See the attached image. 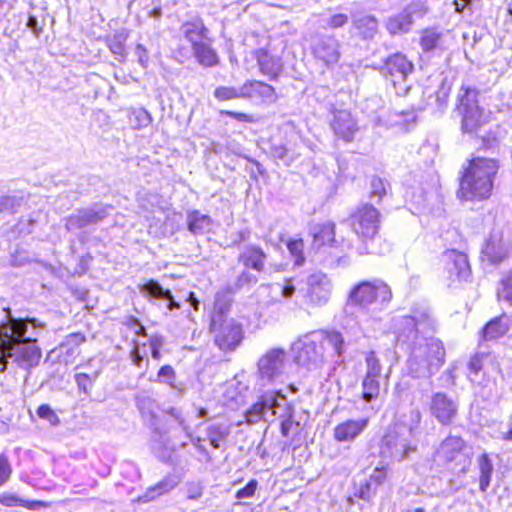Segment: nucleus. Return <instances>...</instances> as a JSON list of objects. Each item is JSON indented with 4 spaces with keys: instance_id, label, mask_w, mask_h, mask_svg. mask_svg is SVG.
<instances>
[{
    "instance_id": "f257e3e1",
    "label": "nucleus",
    "mask_w": 512,
    "mask_h": 512,
    "mask_svg": "<svg viewBox=\"0 0 512 512\" xmlns=\"http://www.w3.org/2000/svg\"><path fill=\"white\" fill-rule=\"evenodd\" d=\"M397 345L409 351L408 374L417 379L432 377L445 362L441 340L420 335V331L434 330V321L427 312L405 315L395 320Z\"/></svg>"
},
{
    "instance_id": "f03ea898",
    "label": "nucleus",
    "mask_w": 512,
    "mask_h": 512,
    "mask_svg": "<svg viewBox=\"0 0 512 512\" xmlns=\"http://www.w3.org/2000/svg\"><path fill=\"white\" fill-rule=\"evenodd\" d=\"M37 327L11 315L0 324V366L1 372L7 368L8 359H13L21 368L28 369L38 365L41 350L36 345Z\"/></svg>"
},
{
    "instance_id": "7ed1b4c3",
    "label": "nucleus",
    "mask_w": 512,
    "mask_h": 512,
    "mask_svg": "<svg viewBox=\"0 0 512 512\" xmlns=\"http://www.w3.org/2000/svg\"><path fill=\"white\" fill-rule=\"evenodd\" d=\"M499 170L498 161L492 158L475 157L469 161L460 177L456 192L462 201H482L492 195Z\"/></svg>"
},
{
    "instance_id": "20e7f679",
    "label": "nucleus",
    "mask_w": 512,
    "mask_h": 512,
    "mask_svg": "<svg viewBox=\"0 0 512 512\" xmlns=\"http://www.w3.org/2000/svg\"><path fill=\"white\" fill-rule=\"evenodd\" d=\"M348 221L353 231L364 240L357 249L359 255H380L388 251V244L380 237H375L379 229L380 214L373 205L359 206Z\"/></svg>"
},
{
    "instance_id": "39448f33",
    "label": "nucleus",
    "mask_w": 512,
    "mask_h": 512,
    "mask_svg": "<svg viewBox=\"0 0 512 512\" xmlns=\"http://www.w3.org/2000/svg\"><path fill=\"white\" fill-rule=\"evenodd\" d=\"M480 91L472 86L462 84L456 97L455 111L461 117V131L477 137L479 130L490 120V112L479 103Z\"/></svg>"
},
{
    "instance_id": "423d86ee",
    "label": "nucleus",
    "mask_w": 512,
    "mask_h": 512,
    "mask_svg": "<svg viewBox=\"0 0 512 512\" xmlns=\"http://www.w3.org/2000/svg\"><path fill=\"white\" fill-rule=\"evenodd\" d=\"M391 299V288L383 280L362 281L349 292L344 313L349 318L356 310L364 311L372 304L386 306Z\"/></svg>"
},
{
    "instance_id": "0eeeda50",
    "label": "nucleus",
    "mask_w": 512,
    "mask_h": 512,
    "mask_svg": "<svg viewBox=\"0 0 512 512\" xmlns=\"http://www.w3.org/2000/svg\"><path fill=\"white\" fill-rule=\"evenodd\" d=\"M294 409L281 391L267 392L260 400L253 404L246 412V420L250 424L260 420L273 422L276 419H284L293 416Z\"/></svg>"
},
{
    "instance_id": "6e6552de",
    "label": "nucleus",
    "mask_w": 512,
    "mask_h": 512,
    "mask_svg": "<svg viewBox=\"0 0 512 512\" xmlns=\"http://www.w3.org/2000/svg\"><path fill=\"white\" fill-rule=\"evenodd\" d=\"M323 332L312 331L295 341L292 345L294 361L308 370H316L325 362V347Z\"/></svg>"
},
{
    "instance_id": "1a4fd4ad",
    "label": "nucleus",
    "mask_w": 512,
    "mask_h": 512,
    "mask_svg": "<svg viewBox=\"0 0 512 512\" xmlns=\"http://www.w3.org/2000/svg\"><path fill=\"white\" fill-rule=\"evenodd\" d=\"M287 366L286 351L282 348H271L257 361V379L263 386L283 383Z\"/></svg>"
},
{
    "instance_id": "9d476101",
    "label": "nucleus",
    "mask_w": 512,
    "mask_h": 512,
    "mask_svg": "<svg viewBox=\"0 0 512 512\" xmlns=\"http://www.w3.org/2000/svg\"><path fill=\"white\" fill-rule=\"evenodd\" d=\"M214 342L223 352H233L244 338L242 325L233 318H224L222 313L214 314L211 320Z\"/></svg>"
},
{
    "instance_id": "9b49d317",
    "label": "nucleus",
    "mask_w": 512,
    "mask_h": 512,
    "mask_svg": "<svg viewBox=\"0 0 512 512\" xmlns=\"http://www.w3.org/2000/svg\"><path fill=\"white\" fill-rule=\"evenodd\" d=\"M352 319L345 316L342 324L344 333L336 330H319L323 332V345L327 343L333 350L337 358L341 359L348 346L356 344L362 337V329L357 321L349 325Z\"/></svg>"
},
{
    "instance_id": "f8f14e48",
    "label": "nucleus",
    "mask_w": 512,
    "mask_h": 512,
    "mask_svg": "<svg viewBox=\"0 0 512 512\" xmlns=\"http://www.w3.org/2000/svg\"><path fill=\"white\" fill-rule=\"evenodd\" d=\"M309 48L314 59L330 69L334 67L341 57V44L332 35L317 33L310 39Z\"/></svg>"
},
{
    "instance_id": "ddd939ff",
    "label": "nucleus",
    "mask_w": 512,
    "mask_h": 512,
    "mask_svg": "<svg viewBox=\"0 0 512 512\" xmlns=\"http://www.w3.org/2000/svg\"><path fill=\"white\" fill-rule=\"evenodd\" d=\"M427 10L424 1H413L401 12L389 16L385 21V27L390 35L406 34L411 30L414 20L424 17Z\"/></svg>"
},
{
    "instance_id": "4468645a",
    "label": "nucleus",
    "mask_w": 512,
    "mask_h": 512,
    "mask_svg": "<svg viewBox=\"0 0 512 512\" xmlns=\"http://www.w3.org/2000/svg\"><path fill=\"white\" fill-rule=\"evenodd\" d=\"M405 432V427H399L388 431L384 435L381 452L385 457L400 462L409 458L410 453L416 450V446L412 445Z\"/></svg>"
},
{
    "instance_id": "2eb2a0df",
    "label": "nucleus",
    "mask_w": 512,
    "mask_h": 512,
    "mask_svg": "<svg viewBox=\"0 0 512 512\" xmlns=\"http://www.w3.org/2000/svg\"><path fill=\"white\" fill-rule=\"evenodd\" d=\"M329 125L335 137L346 143L353 142L359 127L357 121L347 109H337L331 105Z\"/></svg>"
},
{
    "instance_id": "dca6fc26",
    "label": "nucleus",
    "mask_w": 512,
    "mask_h": 512,
    "mask_svg": "<svg viewBox=\"0 0 512 512\" xmlns=\"http://www.w3.org/2000/svg\"><path fill=\"white\" fill-rule=\"evenodd\" d=\"M458 409L457 399L445 392H435L430 397L429 412L443 426H449L455 420Z\"/></svg>"
},
{
    "instance_id": "f3484780",
    "label": "nucleus",
    "mask_w": 512,
    "mask_h": 512,
    "mask_svg": "<svg viewBox=\"0 0 512 512\" xmlns=\"http://www.w3.org/2000/svg\"><path fill=\"white\" fill-rule=\"evenodd\" d=\"M332 288V282L326 274L312 273L307 277V302L314 307L326 305L331 297Z\"/></svg>"
},
{
    "instance_id": "a211bd4d",
    "label": "nucleus",
    "mask_w": 512,
    "mask_h": 512,
    "mask_svg": "<svg viewBox=\"0 0 512 512\" xmlns=\"http://www.w3.org/2000/svg\"><path fill=\"white\" fill-rule=\"evenodd\" d=\"M270 155L277 163L281 162L285 166H290L301 155L299 137L292 133L284 140H272L270 143Z\"/></svg>"
},
{
    "instance_id": "6ab92c4d",
    "label": "nucleus",
    "mask_w": 512,
    "mask_h": 512,
    "mask_svg": "<svg viewBox=\"0 0 512 512\" xmlns=\"http://www.w3.org/2000/svg\"><path fill=\"white\" fill-rule=\"evenodd\" d=\"M140 293L151 303L167 311L180 308V304L174 299L169 289L163 288L156 280H149L140 286Z\"/></svg>"
},
{
    "instance_id": "aec40b11",
    "label": "nucleus",
    "mask_w": 512,
    "mask_h": 512,
    "mask_svg": "<svg viewBox=\"0 0 512 512\" xmlns=\"http://www.w3.org/2000/svg\"><path fill=\"white\" fill-rule=\"evenodd\" d=\"M180 33L190 44L191 50L212 39L209 29L200 18L183 22L180 26Z\"/></svg>"
},
{
    "instance_id": "412c9836",
    "label": "nucleus",
    "mask_w": 512,
    "mask_h": 512,
    "mask_svg": "<svg viewBox=\"0 0 512 512\" xmlns=\"http://www.w3.org/2000/svg\"><path fill=\"white\" fill-rule=\"evenodd\" d=\"M268 255L262 247L256 244L244 245L239 253L238 262L247 269H252L258 273L265 271V265Z\"/></svg>"
},
{
    "instance_id": "4be33fe9",
    "label": "nucleus",
    "mask_w": 512,
    "mask_h": 512,
    "mask_svg": "<svg viewBox=\"0 0 512 512\" xmlns=\"http://www.w3.org/2000/svg\"><path fill=\"white\" fill-rule=\"evenodd\" d=\"M446 263V269L451 277L458 280H466L470 274V267L466 254L457 250H448L442 255Z\"/></svg>"
},
{
    "instance_id": "5701e85b",
    "label": "nucleus",
    "mask_w": 512,
    "mask_h": 512,
    "mask_svg": "<svg viewBox=\"0 0 512 512\" xmlns=\"http://www.w3.org/2000/svg\"><path fill=\"white\" fill-rule=\"evenodd\" d=\"M242 99H259L264 103H274L277 95L273 86L262 81L250 80L242 85Z\"/></svg>"
},
{
    "instance_id": "b1692460",
    "label": "nucleus",
    "mask_w": 512,
    "mask_h": 512,
    "mask_svg": "<svg viewBox=\"0 0 512 512\" xmlns=\"http://www.w3.org/2000/svg\"><path fill=\"white\" fill-rule=\"evenodd\" d=\"M368 426V419H349L335 426L334 439L338 442H351L355 440Z\"/></svg>"
},
{
    "instance_id": "393cba45",
    "label": "nucleus",
    "mask_w": 512,
    "mask_h": 512,
    "mask_svg": "<svg viewBox=\"0 0 512 512\" xmlns=\"http://www.w3.org/2000/svg\"><path fill=\"white\" fill-rule=\"evenodd\" d=\"M413 71V64L402 53H394L386 58L382 67L384 74L404 80Z\"/></svg>"
},
{
    "instance_id": "a878e982",
    "label": "nucleus",
    "mask_w": 512,
    "mask_h": 512,
    "mask_svg": "<svg viewBox=\"0 0 512 512\" xmlns=\"http://www.w3.org/2000/svg\"><path fill=\"white\" fill-rule=\"evenodd\" d=\"M465 448L466 442L461 437L449 435L439 445L436 456L445 463L453 462Z\"/></svg>"
},
{
    "instance_id": "bb28decb",
    "label": "nucleus",
    "mask_w": 512,
    "mask_h": 512,
    "mask_svg": "<svg viewBox=\"0 0 512 512\" xmlns=\"http://www.w3.org/2000/svg\"><path fill=\"white\" fill-rule=\"evenodd\" d=\"M511 319L505 313L491 319L482 328L481 339L491 341L503 337L510 329Z\"/></svg>"
},
{
    "instance_id": "cd10ccee",
    "label": "nucleus",
    "mask_w": 512,
    "mask_h": 512,
    "mask_svg": "<svg viewBox=\"0 0 512 512\" xmlns=\"http://www.w3.org/2000/svg\"><path fill=\"white\" fill-rule=\"evenodd\" d=\"M257 62L261 73L267 76L270 81L277 80L282 73L283 62L279 56L260 50L257 55Z\"/></svg>"
},
{
    "instance_id": "c85d7f7f",
    "label": "nucleus",
    "mask_w": 512,
    "mask_h": 512,
    "mask_svg": "<svg viewBox=\"0 0 512 512\" xmlns=\"http://www.w3.org/2000/svg\"><path fill=\"white\" fill-rule=\"evenodd\" d=\"M187 230L194 236L204 235L211 232L213 219L201 213L199 210H190L186 215Z\"/></svg>"
},
{
    "instance_id": "c756f323",
    "label": "nucleus",
    "mask_w": 512,
    "mask_h": 512,
    "mask_svg": "<svg viewBox=\"0 0 512 512\" xmlns=\"http://www.w3.org/2000/svg\"><path fill=\"white\" fill-rule=\"evenodd\" d=\"M510 248V243L502 237L491 236L482 252L491 263L498 264L508 257Z\"/></svg>"
},
{
    "instance_id": "7c9ffc66",
    "label": "nucleus",
    "mask_w": 512,
    "mask_h": 512,
    "mask_svg": "<svg viewBox=\"0 0 512 512\" xmlns=\"http://www.w3.org/2000/svg\"><path fill=\"white\" fill-rule=\"evenodd\" d=\"M179 482L180 480L177 475H167L157 484L149 487L143 495L138 497V501L142 503L153 501L157 497L173 490Z\"/></svg>"
},
{
    "instance_id": "2f4dec72",
    "label": "nucleus",
    "mask_w": 512,
    "mask_h": 512,
    "mask_svg": "<svg viewBox=\"0 0 512 512\" xmlns=\"http://www.w3.org/2000/svg\"><path fill=\"white\" fill-rule=\"evenodd\" d=\"M213 39L204 44H200L192 49V54L196 61L205 68L216 67L220 63L217 51L213 48Z\"/></svg>"
},
{
    "instance_id": "473e14b6",
    "label": "nucleus",
    "mask_w": 512,
    "mask_h": 512,
    "mask_svg": "<svg viewBox=\"0 0 512 512\" xmlns=\"http://www.w3.org/2000/svg\"><path fill=\"white\" fill-rule=\"evenodd\" d=\"M310 234L313 238V247L320 248L327 243L335 242V224L330 221L313 224L310 227Z\"/></svg>"
},
{
    "instance_id": "72a5a7b5",
    "label": "nucleus",
    "mask_w": 512,
    "mask_h": 512,
    "mask_svg": "<svg viewBox=\"0 0 512 512\" xmlns=\"http://www.w3.org/2000/svg\"><path fill=\"white\" fill-rule=\"evenodd\" d=\"M476 463L479 471V489L481 492H486L494 472L492 459L488 453L484 452L477 457Z\"/></svg>"
},
{
    "instance_id": "f704fd0d",
    "label": "nucleus",
    "mask_w": 512,
    "mask_h": 512,
    "mask_svg": "<svg viewBox=\"0 0 512 512\" xmlns=\"http://www.w3.org/2000/svg\"><path fill=\"white\" fill-rule=\"evenodd\" d=\"M352 25L363 39H372L378 32V20L372 15L355 16Z\"/></svg>"
},
{
    "instance_id": "c9c22d12",
    "label": "nucleus",
    "mask_w": 512,
    "mask_h": 512,
    "mask_svg": "<svg viewBox=\"0 0 512 512\" xmlns=\"http://www.w3.org/2000/svg\"><path fill=\"white\" fill-rule=\"evenodd\" d=\"M443 34L436 28H427L422 31L420 45L425 53L444 50Z\"/></svg>"
},
{
    "instance_id": "e433bc0d",
    "label": "nucleus",
    "mask_w": 512,
    "mask_h": 512,
    "mask_svg": "<svg viewBox=\"0 0 512 512\" xmlns=\"http://www.w3.org/2000/svg\"><path fill=\"white\" fill-rule=\"evenodd\" d=\"M207 438L214 448H220L230 435L231 427L227 423H211L208 425Z\"/></svg>"
},
{
    "instance_id": "4c0bfd02",
    "label": "nucleus",
    "mask_w": 512,
    "mask_h": 512,
    "mask_svg": "<svg viewBox=\"0 0 512 512\" xmlns=\"http://www.w3.org/2000/svg\"><path fill=\"white\" fill-rule=\"evenodd\" d=\"M380 394V379L365 376L362 381V398L365 402H372Z\"/></svg>"
},
{
    "instance_id": "58836bf2",
    "label": "nucleus",
    "mask_w": 512,
    "mask_h": 512,
    "mask_svg": "<svg viewBox=\"0 0 512 512\" xmlns=\"http://www.w3.org/2000/svg\"><path fill=\"white\" fill-rule=\"evenodd\" d=\"M258 282V278L255 274L250 272L247 268H245L236 278L233 284L228 286V289L232 293H236L237 291L243 288H250Z\"/></svg>"
},
{
    "instance_id": "ea45409f",
    "label": "nucleus",
    "mask_w": 512,
    "mask_h": 512,
    "mask_svg": "<svg viewBox=\"0 0 512 512\" xmlns=\"http://www.w3.org/2000/svg\"><path fill=\"white\" fill-rule=\"evenodd\" d=\"M152 123V116L144 108L134 109L129 114V124L133 129H142Z\"/></svg>"
},
{
    "instance_id": "a19ab883",
    "label": "nucleus",
    "mask_w": 512,
    "mask_h": 512,
    "mask_svg": "<svg viewBox=\"0 0 512 512\" xmlns=\"http://www.w3.org/2000/svg\"><path fill=\"white\" fill-rule=\"evenodd\" d=\"M365 362H366L365 376L381 379L383 367L380 363L379 358L377 357V355L374 351H369L368 353H366Z\"/></svg>"
},
{
    "instance_id": "79ce46f5",
    "label": "nucleus",
    "mask_w": 512,
    "mask_h": 512,
    "mask_svg": "<svg viewBox=\"0 0 512 512\" xmlns=\"http://www.w3.org/2000/svg\"><path fill=\"white\" fill-rule=\"evenodd\" d=\"M0 504L8 507H14V506H23L28 509H35L39 506H42V502L40 501H25L23 499H20L16 495L12 494H1L0 495Z\"/></svg>"
},
{
    "instance_id": "37998d69",
    "label": "nucleus",
    "mask_w": 512,
    "mask_h": 512,
    "mask_svg": "<svg viewBox=\"0 0 512 512\" xmlns=\"http://www.w3.org/2000/svg\"><path fill=\"white\" fill-rule=\"evenodd\" d=\"M214 97L219 101H228L232 99H242V86L229 87L219 86L214 90Z\"/></svg>"
},
{
    "instance_id": "c03bdc74",
    "label": "nucleus",
    "mask_w": 512,
    "mask_h": 512,
    "mask_svg": "<svg viewBox=\"0 0 512 512\" xmlns=\"http://www.w3.org/2000/svg\"><path fill=\"white\" fill-rule=\"evenodd\" d=\"M126 38L127 35L124 32L116 33L113 37L107 38V45L110 51L119 59H122L125 56L124 42Z\"/></svg>"
},
{
    "instance_id": "a18cd8bd",
    "label": "nucleus",
    "mask_w": 512,
    "mask_h": 512,
    "mask_svg": "<svg viewBox=\"0 0 512 512\" xmlns=\"http://www.w3.org/2000/svg\"><path fill=\"white\" fill-rule=\"evenodd\" d=\"M378 487L366 478L356 488L355 496L364 501H371L377 494Z\"/></svg>"
},
{
    "instance_id": "49530a36",
    "label": "nucleus",
    "mask_w": 512,
    "mask_h": 512,
    "mask_svg": "<svg viewBox=\"0 0 512 512\" xmlns=\"http://www.w3.org/2000/svg\"><path fill=\"white\" fill-rule=\"evenodd\" d=\"M82 340L83 337L80 334H70L66 341L60 345V354L73 356L78 353V345Z\"/></svg>"
},
{
    "instance_id": "de8ad7c7",
    "label": "nucleus",
    "mask_w": 512,
    "mask_h": 512,
    "mask_svg": "<svg viewBox=\"0 0 512 512\" xmlns=\"http://www.w3.org/2000/svg\"><path fill=\"white\" fill-rule=\"evenodd\" d=\"M498 297L512 305V269L503 275L501 288L498 289Z\"/></svg>"
},
{
    "instance_id": "09e8293b",
    "label": "nucleus",
    "mask_w": 512,
    "mask_h": 512,
    "mask_svg": "<svg viewBox=\"0 0 512 512\" xmlns=\"http://www.w3.org/2000/svg\"><path fill=\"white\" fill-rule=\"evenodd\" d=\"M23 197L16 195H8L0 197V210L7 212H14L22 203Z\"/></svg>"
},
{
    "instance_id": "8fccbe9b",
    "label": "nucleus",
    "mask_w": 512,
    "mask_h": 512,
    "mask_svg": "<svg viewBox=\"0 0 512 512\" xmlns=\"http://www.w3.org/2000/svg\"><path fill=\"white\" fill-rule=\"evenodd\" d=\"M287 248L292 256L295 257V265L301 266L304 264L305 258L302 254L303 241L302 240H290L287 243Z\"/></svg>"
},
{
    "instance_id": "3c124183",
    "label": "nucleus",
    "mask_w": 512,
    "mask_h": 512,
    "mask_svg": "<svg viewBox=\"0 0 512 512\" xmlns=\"http://www.w3.org/2000/svg\"><path fill=\"white\" fill-rule=\"evenodd\" d=\"M271 289L274 293L280 294L284 299L291 298L295 293V286L291 280H286L283 284L275 283L271 285Z\"/></svg>"
},
{
    "instance_id": "603ef678",
    "label": "nucleus",
    "mask_w": 512,
    "mask_h": 512,
    "mask_svg": "<svg viewBox=\"0 0 512 512\" xmlns=\"http://www.w3.org/2000/svg\"><path fill=\"white\" fill-rule=\"evenodd\" d=\"M172 415L175 417L176 420H178L179 425L182 426L183 430L185 431L186 435L190 438L191 443L197 448V450L201 453H204L206 451L205 447L202 445V439L200 437H193L191 433L189 432L188 427L184 424V420L180 417V413L173 409Z\"/></svg>"
},
{
    "instance_id": "864d4df0",
    "label": "nucleus",
    "mask_w": 512,
    "mask_h": 512,
    "mask_svg": "<svg viewBox=\"0 0 512 512\" xmlns=\"http://www.w3.org/2000/svg\"><path fill=\"white\" fill-rule=\"evenodd\" d=\"M348 21L349 18L346 14H333L324 20L323 28L338 29L346 25Z\"/></svg>"
},
{
    "instance_id": "5fc2aeb1",
    "label": "nucleus",
    "mask_w": 512,
    "mask_h": 512,
    "mask_svg": "<svg viewBox=\"0 0 512 512\" xmlns=\"http://www.w3.org/2000/svg\"><path fill=\"white\" fill-rule=\"evenodd\" d=\"M371 187V198L377 197V202H379L382 197L386 194V185L383 179L380 177L374 176L370 182Z\"/></svg>"
},
{
    "instance_id": "6e6d98bb",
    "label": "nucleus",
    "mask_w": 512,
    "mask_h": 512,
    "mask_svg": "<svg viewBox=\"0 0 512 512\" xmlns=\"http://www.w3.org/2000/svg\"><path fill=\"white\" fill-rule=\"evenodd\" d=\"M450 91L451 86L443 81L440 88L436 92V102L440 110H444L447 107Z\"/></svg>"
},
{
    "instance_id": "4d7b16f0",
    "label": "nucleus",
    "mask_w": 512,
    "mask_h": 512,
    "mask_svg": "<svg viewBox=\"0 0 512 512\" xmlns=\"http://www.w3.org/2000/svg\"><path fill=\"white\" fill-rule=\"evenodd\" d=\"M37 415L41 419L47 420L51 425H58L60 420L56 413L47 404H42L37 409Z\"/></svg>"
},
{
    "instance_id": "13d9d810",
    "label": "nucleus",
    "mask_w": 512,
    "mask_h": 512,
    "mask_svg": "<svg viewBox=\"0 0 512 512\" xmlns=\"http://www.w3.org/2000/svg\"><path fill=\"white\" fill-rule=\"evenodd\" d=\"M75 380L80 391L87 394L92 389L93 381L89 374L85 372L77 373L75 375Z\"/></svg>"
},
{
    "instance_id": "bf43d9fd",
    "label": "nucleus",
    "mask_w": 512,
    "mask_h": 512,
    "mask_svg": "<svg viewBox=\"0 0 512 512\" xmlns=\"http://www.w3.org/2000/svg\"><path fill=\"white\" fill-rule=\"evenodd\" d=\"M12 467L8 461L7 456L0 455V486L4 485L10 478Z\"/></svg>"
},
{
    "instance_id": "052dcab7",
    "label": "nucleus",
    "mask_w": 512,
    "mask_h": 512,
    "mask_svg": "<svg viewBox=\"0 0 512 512\" xmlns=\"http://www.w3.org/2000/svg\"><path fill=\"white\" fill-rule=\"evenodd\" d=\"M258 482L255 479L250 480L243 488L236 492L237 499L250 498L254 495Z\"/></svg>"
},
{
    "instance_id": "680f3d73",
    "label": "nucleus",
    "mask_w": 512,
    "mask_h": 512,
    "mask_svg": "<svg viewBox=\"0 0 512 512\" xmlns=\"http://www.w3.org/2000/svg\"><path fill=\"white\" fill-rule=\"evenodd\" d=\"M158 380L162 383H172L175 379V371L172 366L164 365L157 373Z\"/></svg>"
},
{
    "instance_id": "e2e57ef3",
    "label": "nucleus",
    "mask_w": 512,
    "mask_h": 512,
    "mask_svg": "<svg viewBox=\"0 0 512 512\" xmlns=\"http://www.w3.org/2000/svg\"><path fill=\"white\" fill-rule=\"evenodd\" d=\"M411 415V424L408 428V434L410 437H414L417 433L418 426L421 421V413L418 409H414L410 412Z\"/></svg>"
},
{
    "instance_id": "0e129e2a",
    "label": "nucleus",
    "mask_w": 512,
    "mask_h": 512,
    "mask_svg": "<svg viewBox=\"0 0 512 512\" xmlns=\"http://www.w3.org/2000/svg\"><path fill=\"white\" fill-rule=\"evenodd\" d=\"M497 145L498 139L492 131H489L485 135L481 136V146L484 149H494Z\"/></svg>"
},
{
    "instance_id": "69168bd1",
    "label": "nucleus",
    "mask_w": 512,
    "mask_h": 512,
    "mask_svg": "<svg viewBox=\"0 0 512 512\" xmlns=\"http://www.w3.org/2000/svg\"><path fill=\"white\" fill-rule=\"evenodd\" d=\"M386 478V471L384 468H375L369 478H366L368 481L374 483L377 487H379Z\"/></svg>"
},
{
    "instance_id": "338daca9",
    "label": "nucleus",
    "mask_w": 512,
    "mask_h": 512,
    "mask_svg": "<svg viewBox=\"0 0 512 512\" xmlns=\"http://www.w3.org/2000/svg\"><path fill=\"white\" fill-rule=\"evenodd\" d=\"M294 426H299V423L293 420V416L282 419L280 425L281 434L284 437H288Z\"/></svg>"
},
{
    "instance_id": "774afa93",
    "label": "nucleus",
    "mask_w": 512,
    "mask_h": 512,
    "mask_svg": "<svg viewBox=\"0 0 512 512\" xmlns=\"http://www.w3.org/2000/svg\"><path fill=\"white\" fill-rule=\"evenodd\" d=\"M203 494L202 486L198 483H190L187 486V498L196 500Z\"/></svg>"
}]
</instances>
